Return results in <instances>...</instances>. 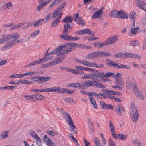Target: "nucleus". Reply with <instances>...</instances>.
I'll return each instance as SVG.
<instances>
[{
    "label": "nucleus",
    "mask_w": 146,
    "mask_h": 146,
    "mask_svg": "<svg viewBox=\"0 0 146 146\" xmlns=\"http://www.w3.org/2000/svg\"><path fill=\"white\" fill-rule=\"evenodd\" d=\"M63 45L59 46L58 47L53 50L49 53L46 54L44 55V58H42L40 59L36 60L33 62H31L29 64L27 65L26 66V68H29L35 65L40 64L41 63L46 62L51 59L53 58L52 55L56 54L57 52H58V54L60 55H64L65 54H62V52L64 51V49L63 48Z\"/></svg>",
    "instance_id": "obj_1"
},
{
    "label": "nucleus",
    "mask_w": 146,
    "mask_h": 146,
    "mask_svg": "<svg viewBox=\"0 0 146 146\" xmlns=\"http://www.w3.org/2000/svg\"><path fill=\"white\" fill-rule=\"evenodd\" d=\"M72 25L66 23L64 25L62 35H60L59 36L62 39L67 41H76L80 39L79 37H73L71 36L67 35L68 33L72 28Z\"/></svg>",
    "instance_id": "obj_2"
},
{
    "label": "nucleus",
    "mask_w": 146,
    "mask_h": 146,
    "mask_svg": "<svg viewBox=\"0 0 146 146\" xmlns=\"http://www.w3.org/2000/svg\"><path fill=\"white\" fill-rule=\"evenodd\" d=\"M18 35L19 36V38L11 40L10 42L7 43L3 46L1 48V51H4L10 49L14 45H16L17 43L19 44H22L24 45H25L26 42L28 41L30 39V37H28L20 40H17L19 39L20 38V35L19 34H18Z\"/></svg>",
    "instance_id": "obj_3"
},
{
    "label": "nucleus",
    "mask_w": 146,
    "mask_h": 146,
    "mask_svg": "<svg viewBox=\"0 0 146 146\" xmlns=\"http://www.w3.org/2000/svg\"><path fill=\"white\" fill-rule=\"evenodd\" d=\"M63 48L64 49L66 48L65 50L62 52V54H68L69 52H72L74 50L76 47H78L81 48H84L85 45L82 44L76 43L74 44L72 42L66 43L63 44Z\"/></svg>",
    "instance_id": "obj_4"
},
{
    "label": "nucleus",
    "mask_w": 146,
    "mask_h": 146,
    "mask_svg": "<svg viewBox=\"0 0 146 146\" xmlns=\"http://www.w3.org/2000/svg\"><path fill=\"white\" fill-rule=\"evenodd\" d=\"M130 110L132 120L134 122H137L139 118L137 108L132 102L131 104Z\"/></svg>",
    "instance_id": "obj_5"
},
{
    "label": "nucleus",
    "mask_w": 146,
    "mask_h": 146,
    "mask_svg": "<svg viewBox=\"0 0 146 146\" xmlns=\"http://www.w3.org/2000/svg\"><path fill=\"white\" fill-rule=\"evenodd\" d=\"M105 61L106 62V64L111 67H117L118 69H122L123 68H126L127 69H130L131 67L127 65L123 64L119 65L118 63L115 62L114 61H112L110 59H106Z\"/></svg>",
    "instance_id": "obj_6"
},
{
    "label": "nucleus",
    "mask_w": 146,
    "mask_h": 146,
    "mask_svg": "<svg viewBox=\"0 0 146 146\" xmlns=\"http://www.w3.org/2000/svg\"><path fill=\"white\" fill-rule=\"evenodd\" d=\"M88 71L92 72V74L93 81H102L103 72H100L97 70L90 68Z\"/></svg>",
    "instance_id": "obj_7"
},
{
    "label": "nucleus",
    "mask_w": 146,
    "mask_h": 146,
    "mask_svg": "<svg viewBox=\"0 0 146 146\" xmlns=\"http://www.w3.org/2000/svg\"><path fill=\"white\" fill-rule=\"evenodd\" d=\"M19 37V36L17 33H15L6 36L3 35H2L1 38L0 39V43L3 44L7 42L10 40L15 39V38H17Z\"/></svg>",
    "instance_id": "obj_8"
},
{
    "label": "nucleus",
    "mask_w": 146,
    "mask_h": 146,
    "mask_svg": "<svg viewBox=\"0 0 146 146\" xmlns=\"http://www.w3.org/2000/svg\"><path fill=\"white\" fill-rule=\"evenodd\" d=\"M51 78L49 77H44L39 76H35L31 77V79L33 80L34 82H36L38 84L45 83L49 81Z\"/></svg>",
    "instance_id": "obj_9"
},
{
    "label": "nucleus",
    "mask_w": 146,
    "mask_h": 146,
    "mask_svg": "<svg viewBox=\"0 0 146 146\" xmlns=\"http://www.w3.org/2000/svg\"><path fill=\"white\" fill-rule=\"evenodd\" d=\"M75 88L85 89L88 88V80L82 82L81 83H75Z\"/></svg>",
    "instance_id": "obj_10"
},
{
    "label": "nucleus",
    "mask_w": 146,
    "mask_h": 146,
    "mask_svg": "<svg viewBox=\"0 0 146 146\" xmlns=\"http://www.w3.org/2000/svg\"><path fill=\"white\" fill-rule=\"evenodd\" d=\"M118 40L117 35H114L108 38L105 41L107 45L113 44L115 43Z\"/></svg>",
    "instance_id": "obj_11"
},
{
    "label": "nucleus",
    "mask_w": 146,
    "mask_h": 146,
    "mask_svg": "<svg viewBox=\"0 0 146 146\" xmlns=\"http://www.w3.org/2000/svg\"><path fill=\"white\" fill-rule=\"evenodd\" d=\"M97 80H94L92 81L90 80H88V87L90 86H96L99 88H104V86L101 83L97 82Z\"/></svg>",
    "instance_id": "obj_12"
},
{
    "label": "nucleus",
    "mask_w": 146,
    "mask_h": 146,
    "mask_svg": "<svg viewBox=\"0 0 146 146\" xmlns=\"http://www.w3.org/2000/svg\"><path fill=\"white\" fill-rule=\"evenodd\" d=\"M67 89L61 88L59 87L50 88V92H55L58 91L60 93L67 92Z\"/></svg>",
    "instance_id": "obj_13"
},
{
    "label": "nucleus",
    "mask_w": 146,
    "mask_h": 146,
    "mask_svg": "<svg viewBox=\"0 0 146 146\" xmlns=\"http://www.w3.org/2000/svg\"><path fill=\"white\" fill-rule=\"evenodd\" d=\"M125 109L121 104H118L117 106V108L115 110V112L118 115L122 116L124 112Z\"/></svg>",
    "instance_id": "obj_14"
},
{
    "label": "nucleus",
    "mask_w": 146,
    "mask_h": 146,
    "mask_svg": "<svg viewBox=\"0 0 146 146\" xmlns=\"http://www.w3.org/2000/svg\"><path fill=\"white\" fill-rule=\"evenodd\" d=\"M109 125L111 129V132L112 133V136L115 139H118V134L115 133V130L113 125L112 122L109 121Z\"/></svg>",
    "instance_id": "obj_15"
},
{
    "label": "nucleus",
    "mask_w": 146,
    "mask_h": 146,
    "mask_svg": "<svg viewBox=\"0 0 146 146\" xmlns=\"http://www.w3.org/2000/svg\"><path fill=\"white\" fill-rule=\"evenodd\" d=\"M100 104L103 109L105 110H113L114 109L113 106L110 104H106L103 101L100 102Z\"/></svg>",
    "instance_id": "obj_16"
},
{
    "label": "nucleus",
    "mask_w": 146,
    "mask_h": 146,
    "mask_svg": "<svg viewBox=\"0 0 146 146\" xmlns=\"http://www.w3.org/2000/svg\"><path fill=\"white\" fill-rule=\"evenodd\" d=\"M13 6L11 2H6L3 4L0 7V9L2 10H5L7 9H10L12 8Z\"/></svg>",
    "instance_id": "obj_17"
},
{
    "label": "nucleus",
    "mask_w": 146,
    "mask_h": 146,
    "mask_svg": "<svg viewBox=\"0 0 146 146\" xmlns=\"http://www.w3.org/2000/svg\"><path fill=\"white\" fill-rule=\"evenodd\" d=\"M103 13V9H101L94 12L92 17V19L96 18H100L102 16Z\"/></svg>",
    "instance_id": "obj_18"
},
{
    "label": "nucleus",
    "mask_w": 146,
    "mask_h": 146,
    "mask_svg": "<svg viewBox=\"0 0 146 146\" xmlns=\"http://www.w3.org/2000/svg\"><path fill=\"white\" fill-rule=\"evenodd\" d=\"M136 4L138 7L146 12V4L144 2L142 1L138 0L136 2Z\"/></svg>",
    "instance_id": "obj_19"
},
{
    "label": "nucleus",
    "mask_w": 146,
    "mask_h": 146,
    "mask_svg": "<svg viewBox=\"0 0 146 146\" xmlns=\"http://www.w3.org/2000/svg\"><path fill=\"white\" fill-rule=\"evenodd\" d=\"M32 99L34 101L41 100L43 98V96L39 93L35 94L32 95Z\"/></svg>",
    "instance_id": "obj_20"
},
{
    "label": "nucleus",
    "mask_w": 146,
    "mask_h": 146,
    "mask_svg": "<svg viewBox=\"0 0 146 146\" xmlns=\"http://www.w3.org/2000/svg\"><path fill=\"white\" fill-rule=\"evenodd\" d=\"M86 58L88 59H94L98 57V51L93 52L86 56Z\"/></svg>",
    "instance_id": "obj_21"
},
{
    "label": "nucleus",
    "mask_w": 146,
    "mask_h": 146,
    "mask_svg": "<svg viewBox=\"0 0 146 146\" xmlns=\"http://www.w3.org/2000/svg\"><path fill=\"white\" fill-rule=\"evenodd\" d=\"M58 56H61L60 57L58 58H56L54 59L53 60V62L54 63V65H55L56 64H58L61 62L63 60L66 58V56H63L64 55H60L58 54V52L57 54Z\"/></svg>",
    "instance_id": "obj_22"
},
{
    "label": "nucleus",
    "mask_w": 146,
    "mask_h": 146,
    "mask_svg": "<svg viewBox=\"0 0 146 146\" xmlns=\"http://www.w3.org/2000/svg\"><path fill=\"white\" fill-rule=\"evenodd\" d=\"M31 91H33L35 92H50V88H40V89H33L31 90Z\"/></svg>",
    "instance_id": "obj_23"
},
{
    "label": "nucleus",
    "mask_w": 146,
    "mask_h": 146,
    "mask_svg": "<svg viewBox=\"0 0 146 146\" xmlns=\"http://www.w3.org/2000/svg\"><path fill=\"white\" fill-rule=\"evenodd\" d=\"M79 32L81 35L88 33L92 36H94V33L89 29H86L79 30Z\"/></svg>",
    "instance_id": "obj_24"
},
{
    "label": "nucleus",
    "mask_w": 146,
    "mask_h": 146,
    "mask_svg": "<svg viewBox=\"0 0 146 146\" xmlns=\"http://www.w3.org/2000/svg\"><path fill=\"white\" fill-rule=\"evenodd\" d=\"M62 13L61 15H59L58 16L57 18L53 21L51 24V27H53L57 26L59 23V22L60 21V19L61 18Z\"/></svg>",
    "instance_id": "obj_25"
},
{
    "label": "nucleus",
    "mask_w": 146,
    "mask_h": 146,
    "mask_svg": "<svg viewBox=\"0 0 146 146\" xmlns=\"http://www.w3.org/2000/svg\"><path fill=\"white\" fill-rule=\"evenodd\" d=\"M73 18L70 16H66L61 21L62 23H68V24L71 23L73 21Z\"/></svg>",
    "instance_id": "obj_26"
},
{
    "label": "nucleus",
    "mask_w": 146,
    "mask_h": 146,
    "mask_svg": "<svg viewBox=\"0 0 146 146\" xmlns=\"http://www.w3.org/2000/svg\"><path fill=\"white\" fill-rule=\"evenodd\" d=\"M98 57H107L111 56V54L104 51H98Z\"/></svg>",
    "instance_id": "obj_27"
},
{
    "label": "nucleus",
    "mask_w": 146,
    "mask_h": 146,
    "mask_svg": "<svg viewBox=\"0 0 146 146\" xmlns=\"http://www.w3.org/2000/svg\"><path fill=\"white\" fill-rule=\"evenodd\" d=\"M94 44L95 47L98 48H101L104 46L107 45L105 41L103 42L102 43L99 42H96Z\"/></svg>",
    "instance_id": "obj_28"
},
{
    "label": "nucleus",
    "mask_w": 146,
    "mask_h": 146,
    "mask_svg": "<svg viewBox=\"0 0 146 146\" xmlns=\"http://www.w3.org/2000/svg\"><path fill=\"white\" fill-rule=\"evenodd\" d=\"M119 11L114 10L109 13L110 16L113 18H118Z\"/></svg>",
    "instance_id": "obj_29"
},
{
    "label": "nucleus",
    "mask_w": 146,
    "mask_h": 146,
    "mask_svg": "<svg viewBox=\"0 0 146 146\" xmlns=\"http://www.w3.org/2000/svg\"><path fill=\"white\" fill-rule=\"evenodd\" d=\"M136 13L134 11H131L129 16L130 19L132 20L133 23V25L134 26L135 25V19Z\"/></svg>",
    "instance_id": "obj_30"
},
{
    "label": "nucleus",
    "mask_w": 146,
    "mask_h": 146,
    "mask_svg": "<svg viewBox=\"0 0 146 146\" xmlns=\"http://www.w3.org/2000/svg\"><path fill=\"white\" fill-rule=\"evenodd\" d=\"M119 17L123 18L126 19L128 17V15L125 12L122 11L121 10L119 11L118 18H119Z\"/></svg>",
    "instance_id": "obj_31"
},
{
    "label": "nucleus",
    "mask_w": 146,
    "mask_h": 146,
    "mask_svg": "<svg viewBox=\"0 0 146 146\" xmlns=\"http://www.w3.org/2000/svg\"><path fill=\"white\" fill-rule=\"evenodd\" d=\"M40 32L38 30H35L33 32L31 33L30 36L29 37L31 38H35L37 35H38Z\"/></svg>",
    "instance_id": "obj_32"
},
{
    "label": "nucleus",
    "mask_w": 146,
    "mask_h": 146,
    "mask_svg": "<svg viewBox=\"0 0 146 146\" xmlns=\"http://www.w3.org/2000/svg\"><path fill=\"white\" fill-rule=\"evenodd\" d=\"M44 21L43 19H40L36 21H35L33 25L35 27H38L41 24V22Z\"/></svg>",
    "instance_id": "obj_33"
},
{
    "label": "nucleus",
    "mask_w": 146,
    "mask_h": 146,
    "mask_svg": "<svg viewBox=\"0 0 146 146\" xmlns=\"http://www.w3.org/2000/svg\"><path fill=\"white\" fill-rule=\"evenodd\" d=\"M116 83L117 86H119L122 88L124 86V83L122 81V79L121 78H116Z\"/></svg>",
    "instance_id": "obj_34"
},
{
    "label": "nucleus",
    "mask_w": 146,
    "mask_h": 146,
    "mask_svg": "<svg viewBox=\"0 0 146 146\" xmlns=\"http://www.w3.org/2000/svg\"><path fill=\"white\" fill-rule=\"evenodd\" d=\"M141 30L139 27L134 28L131 29V33L132 34H137L140 32Z\"/></svg>",
    "instance_id": "obj_35"
},
{
    "label": "nucleus",
    "mask_w": 146,
    "mask_h": 146,
    "mask_svg": "<svg viewBox=\"0 0 146 146\" xmlns=\"http://www.w3.org/2000/svg\"><path fill=\"white\" fill-rule=\"evenodd\" d=\"M91 103L93 105L94 108L96 109L98 108L97 106L95 101L93 97H90L89 98Z\"/></svg>",
    "instance_id": "obj_36"
},
{
    "label": "nucleus",
    "mask_w": 146,
    "mask_h": 146,
    "mask_svg": "<svg viewBox=\"0 0 146 146\" xmlns=\"http://www.w3.org/2000/svg\"><path fill=\"white\" fill-rule=\"evenodd\" d=\"M62 13V15L63 14V13H60L58 11V9H56L54 12L53 13L52 17L53 18H54L58 15H61V14Z\"/></svg>",
    "instance_id": "obj_37"
},
{
    "label": "nucleus",
    "mask_w": 146,
    "mask_h": 146,
    "mask_svg": "<svg viewBox=\"0 0 146 146\" xmlns=\"http://www.w3.org/2000/svg\"><path fill=\"white\" fill-rule=\"evenodd\" d=\"M74 68L76 69L81 70H82L88 71L89 68L87 67H84L80 66H75Z\"/></svg>",
    "instance_id": "obj_38"
},
{
    "label": "nucleus",
    "mask_w": 146,
    "mask_h": 146,
    "mask_svg": "<svg viewBox=\"0 0 146 146\" xmlns=\"http://www.w3.org/2000/svg\"><path fill=\"white\" fill-rule=\"evenodd\" d=\"M137 96V97L141 100H143L144 99V97L142 94L141 92H139L138 91L135 92V93Z\"/></svg>",
    "instance_id": "obj_39"
},
{
    "label": "nucleus",
    "mask_w": 146,
    "mask_h": 146,
    "mask_svg": "<svg viewBox=\"0 0 146 146\" xmlns=\"http://www.w3.org/2000/svg\"><path fill=\"white\" fill-rule=\"evenodd\" d=\"M139 43V41L134 40L133 41H131L129 42V44L130 45L133 46H135L138 45Z\"/></svg>",
    "instance_id": "obj_40"
},
{
    "label": "nucleus",
    "mask_w": 146,
    "mask_h": 146,
    "mask_svg": "<svg viewBox=\"0 0 146 146\" xmlns=\"http://www.w3.org/2000/svg\"><path fill=\"white\" fill-rule=\"evenodd\" d=\"M118 139L125 141L126 140L127 136V135H124L123 134H118Z\"/></svg>",
    "instance_id": "obj_41"
},
{
    "label": "nucleus",
    "mask_w": 146,
    "mask_h": 146,
    "mask_svg": "<svg viewBox=\"0 0 146 146\" xmlns=\"http://www.w3.org/2000/svg\"><path fill=\"white\" fill-rule=\"evenodd\" d=\"M63 115L66 121L67 120V119L71 118L70 114L65 112H63Z\"/></svg>",
    "instance_id": "obj_42"
},
{
    "label": "nucleus",
    "mask_w": 146,
    "mask_h": 146,
    "mask_svg": "<svg viewBox=\"0 0 146 146\" xmlns=\"http://www.w3.org/2000/svg\"><path fill=\"white\" fill-rule=\"evenodd\" d=\"M63 115L66 121L67 120V119L71 118L70 114L65 112H63Z\"/></svg>",
    "instance_id": "obj_43"
},
{
    "label": "nucleus",
    "mask_w": 146,
    "mask_h": 146,
    "mask_svg": "<svg viewBox=\"0 0 146 146\" xmlns=\"http://www.w3.org/2000/svg\"><path fill=\"white\" fill-rule=\"evenodd\" d=\"M44 141L47 144L48 143H52V141L46 135H44L43 139Z\"/></svg>",
    "instance_id": "obj_44"
},
{
    "label": "nucleus",
    "mask_w": 146,
    "mask_h": 146,
    "mask_svg": "<svg viewBox=\"0 0 146 146\" xmlns=\"http://www.w3.org/2000/svg\"><path fill=\"white\" fill-rule=\"evenodd\" d=\"M114 73L112 72H108L106 74L103 73V79L104 77H109L112 76H113Z\"/></svg>",
    "instance_id": "obj_45"
},
{
    "label": "nucleus",
    "mask_w": 146,
    "mask_h": 146,
    "mask_svg": "<svg viewBox=\"0 0 146 146\" xmlns=\"http://www.w3.org/2000/svg\"><path fill=\"white\" fill-rule=\"evenodd\" d=\"M51 17V13H49L48 15H47L46 16H45L44 19H44V20L45 21V23H48V22L50 19Z\"/></svg>",
    "instance_id": "obj_46"
},
{
    "label": "nucleus",
    "mask_w": 146,
    "mask_h": 146,
    "mask_svg": "<svg viewBox=\"0 0 146 146\" xmlns=\"http://www.w3.org/2000/svg\"><path fill=\"white\" fill-rule=\"evenodd\" d=\"M132 53L128 52L122 53L123 56L122 58H131L132 56Z\"/></svg>",
    "instance_id": "obj_47"
},
{
    "label": "nucleus",
    "mask_w": 146,
    "mask_h": 146,
    "mask_svg": "<svg viewBox=\"0 0 146 146\" xmlns=\"http://www.w3.org/2000/svg\"><path fill=\"white\" fill-rule=\"evenodd\" d=\"M66 3L65 2L63 3L62 4L60 5L57 9L58 10V11L60 13H62L61 12L62 11L64 8L65 5H66Z\"/></svg>",
    "instance_id": "obj_48"
},
{
    "label": "nucleus",
    "mask_w": 146,
    "mask_h": 146,
    "mask_svg": "<svg viewBox=\"0 0 146 146\" xmlns=\"http://www.w3.org/2000/svg\"><path fill=\"white\" fill-rule=\"evenodd\" d=\"M21 84H31L32 82L26 80H23L19 81Z\"/></svg>",
    "instance_id": "obj_49"
},
{
    "label": "nucleus",
    "mask_w": 146,
    "mask_h": 146,
    "mask_svg": "<svg viewBox=\"0 0 146 146\" xmlns=\"http://www.w3.org/2000/svg\"><path fill=\"white\" fill-rule=\"evenodd\" d=\"M26 25L22 27V29H25L27 28H29L30 27L32 26L33 25V23L32 22L30 21L28 22H27Z\"/></svg>",
    "instance_id": "obj_50"
},
{
    "label": "nucleus",
    "mask_w": 146,
    "mask_h": 146,
    "mask_svg": "<svg viewBox=\"0 0 146 146\" xmlns=\"http://www.w3.org/2000/svg\"><path fill=\"white\" fill-rule=\"evenodd\" d=\"M71 127L72 129V132L74 134H76L77 133V129L76 127L73 125L70 126Z\"/></svg>",
    "instance_id": "obj_51"
},
{
    "label": "nucleus",
    "mask_w": 146,
    "mask_h": 146,
    "mask_svg": "<svg viewBox=\"0 0 146 146\" xmlns=\"http://www.w3.org/2000/svg\"><path fill=\"white\" fill-rule=\"evenodd\" d=\"M94 141L96 146H101L100 145V142L98 138L95 137L94 139Z\"/></svg>",
    "instance_id": "obj_52"
},
{
    "label": "nucleus",
    "mask_w": 146,
    "mask_h": 146,
    "mask_svg": "<svg viewBox=\"0 0 146 146\" xmlns=\"http://www.w3.org/2000/svg\"><path fill=\"white\" fill-rule=\"evenodd\" d=\"M84 78H85L86 79H92V74H88V75H86L84 74V75L83 77H81V78L82 79H84Z\"/></svg>",
    "instance_id": "obj_53"
},
{
    "label": "nucleus",
    "mask_w": 146,
    "mask_h": 146,
    "mask_svg": "<svg viewBox=\"0 0 146 146\" xmlns=\"http://www.w3.org/2000/svg\"><path fill=\"white\" fill-rule=\"evenodd\" d=\"M17 88V86H7L4 87V90H6L7 89L12 90L13 89H16Z\"/></svg>",
    "instance_id": "obj_54"
},
{
    "label": "nucleus",
    "mask_w": 146,
    "mask_h": 146,
    "mask_svg": "<svg viewBox=\"0 0 146 146\" xmlns=\"http://www.w3.org/2000/svg\"><path fill=\"white\" fill-rule=\"evenodd\" d=\"M133 81H134V80H133L132 81H128L126 82V83L127 86L128 88H129L131 87H132L133 84Z\"/></svg>",
    "instance_id": "obj_55"
},
{
    "label": "nucleus",
    "mask_w": 146,
    "mask_h": 146,
    "mask_svg": "<svg viewBox=\"0 0 146 146\" xmlns=\"http://www.w3.org/2000/svg\"><path fill=\"white\" fill-rule=\"evenodd\" d=\"M133 90L134 91V93H135V92L138 91L137 90L138 88V87L137 84H136V82L135 81H133Z\"/></svg>",
    "instance_id": "obj_56"
},
{
    "label": "nucleus",
    "mask_w": 146,
    "mask_h": 146,
    "mask_svg": "<svg viewBox=\"0 0 146 146\" xmlns=\"http://www.w3.org/2000/svg\"><path fill=\"white\" fill-rule=\"evenodd\" d=\"M131 142L133 143L136 144L139 146H141V143L136 139L132 140Z\"/></svg>",
    "instance_id": "obj_57"
},
{
    "label": "nucleus",
    "mask_w": 146,
    "mask_h": 146,
    "mask_svg": "<svg viewBox=\"0 0 146 146\" xmlns=\"http://www.w3.org/2000/svg\"><path fill=\"white\" fill-rule=\"evenodd\" d=\"M8 132L7 131H6L3 132L2 133L1 135L2 136V137H3V139H5L8 137Z\"/></svg>",
    "instance_id": "obj_58"
},
{
    "label": "nucleus",
    "mask_w": 146,
    "mask_h": 146,
    "mask_svg": "<svg viewBox=\"0 0 146 146\" xmlns=\"http://www.w3.org/2000/svg\"><path fill=\"white\" fill-rule=\"evenodd\" d=\"M43 3H42L38 5L37 7V10L38 11H40L44 7H45Z\"/></svg>",
    "instance_id": "obj_59"
},
{
    "label": "nucleus",
    "mask_w": 146,
    "mask_h": 146,
    "mask_svg": "<svg viewBox=\"0 0 146 146\" xmlns=\"http://www.w3.org/2000/svg\"><path fill=\"white\" fill-rule=\"evenodd\" d=\"M66 121L70 126L73 125V122L72 118L67 119V120Z\"/></svg>",
    "instance_id": "obj_60"
},
{
    "label": "nucleus",
    "mask_w": 146,
    "mask_h": 146,
    "mask_svg": "<svg viewBox=\"0 0 146 146\" xmlns=\"http://www.w3.org/2000/svg\"><path fill=\"white\" fill-rule=\"evenodd\" d=\"M131 57L136 58L137 59L141 58V57L139 55H138L134 53H132Z\"/></svg>",
    "instance_id": "obj_61"
},
{
    "label": "nucleus",
    "mask_w": 146,
    "mask_h": 146,
    "mask_svg": "<svg viewBox=\"0 0 146 146\" xmlns=\"http://www.w3.org/2000/svg\"><path fill=\"white\" fill-rule=\"evenodd\" d=\"M29 133L33 138H34L35 137H36V135H37L36 133L33 131H29Z\"/></svg>",
    "instance_id": "obj_62"
},
{
    "label": "nucleus",
    "mask_w": 146,
    "mask_h": 146,
    "mask_svg": "<svg viewBox=\"0 0 146 146\" xmlns=\"http://www.w3.org/2000/svg\"><path fill=\"white\" fill-rule=\"evenodd\" d=\"M83 140L85 146H91L90 143L85 138H83Z\"/></svg>",
    "instance_id": "obj_63"
},
{
    "label": "nucleus",
    "mask_w": 146,
    "mask_h": 146,
    "mask_svg": "<svg viewBox=\"0 0 146 146\" xmlns=\"http://www.w3.org/2000/svg\"><path fill=\"white\" fill-rule=\"evenodd\" d=\"M109 144L110 146H116L115 142L111 139H110L109 140Z\"/></svg>",
    "instance_id": "obj_64"
}]
</instances>
